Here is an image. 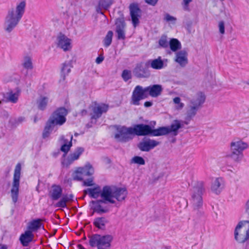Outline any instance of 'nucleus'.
<instances>
[{
    "label": "nucleus",
    "instance_id": "12",
    "mask_svg": "<svg viewBox=\"0 0 249 249\" xmlns=\"http://www.w3.org/2000/svg\"><path fill=\"white\" fill-rule=\"evenodd\" d=\"M84 148L82 147H78L74 151L71 153L67 157L62 158L61 163L63 166L68 167L72 164L74 161L78 160L80 156L84 152Z\"/></svg>",
    "mask_w": 249,
    "mask_h": 249
},
{
    "label": "nucleus",
    "instance_id": "54",
    "mask_svg": "<svg viewBox=\"0 0 249 249\" xmlns=\"http://www.w3.org/2000/svg\"><path fill=\"white\" fill-rule=\"evenodd\" d=\"M158 0H145V1L148 4L154 6L157 3Z\"/></svg>",
    "mask_w": 249,
    "mask_h": 249
},
{
    "label": "nucleus",
    "instance_id": "43",
    "mask_svg": "<svg viewBox=\"0 0 249 249\" xmlns=\"http://www.w3.org/2000/svg\"><path fill=\"white\" fill-rule=\"evenodd\" d=\"M54 127L55 126L48 121L43 132V138L44 139L48 138Z\"/></svg>",
    "mask_w": 249,
    "mask_h": 249
},
{
    "label": "nucleus",
    "instance_id": "14",
    "mask_svg": "<svg viewBox=\"0 0 249 249\" xmlns=\"http://www.w3.org/2000/svg\"><path fill=\"white\" fill-rule=\"evenodd\" d=\"M147 97L145 88L138 85L135 87L132 92L131 103L133 105L138 106L140 101Z\"/></svg>",
    "mask_w": 249,
    "mask_h": 249
},
{
    "label": "nucleus",
    "instance_id": "31",
    "mask_svg": "<svg viewBox=\"0 0 249 249\" xmlns=\"http://www.w3.org/2000/svg\"><path fill=\"white\" fill-rule=\"evenodd\" d=\"M62 189L59 185H53L49 192V196L53 200H57L62 196Z\"/></svg>",
    "mask_w": 249,
    "mask_h": 249
},
{
    "label": "nucleus",
    "instance_id": "48",
    "mask_svg": "<svg viewBox=\"0 0 249 249\" xmlns=\"http://www.w3.org/2000/svg\"><path fill=\"white\" fill-rule=\"evenodd\" d=\"M180 98L176 97L173 99V102L176 104V108L178 110H181L184 107V104L181 102Z\"/></svg>",
    "mask_w": 249,
    "mask_h": 249
},
{
    "label": "nucleus",
    "instance_id": "51",
    "mask_svg": "<svg viewBox=\"0 0 249 249\" xmlns=\"http://www.w3.org/2000/svg\"><path fill=\"white\" fill-rule=\"evenodd\" d=\"M218 29L219 32L221 35L225 34V23L223 21H220L218 22Z\"/></svg>",
    "mask_w": 249,
    "mask_h": 249
},
{
    "label": "nucleus",
    "instance_id": "19",
    "mask_svg": "<svg viewBox=\"0 0 249 249\" xmlns=\"http://www.w3.org/2000/svg\"><path fill=\"white\" fill-rule=\"evenodd\" d=\"M134 134L137 136H152V127L147 124H139L132 127Z\"/></svg>",
    "mask_w": 249,
    "mask_h": 249
},
{
    "label": "nucleus",
    "instance_id": "17",
    "mask_svg": "<svg viewBox=\"0 0 249 249\" xmlns=\"http://www.w3.org/2000/svg\"><path fill=\"white\" fill-rule=\"evenodd\" d=\"M160 144V142L149 138H144L138 145V147L142 151L148 152Z\"/></svg>",
    "mask_w": 249,
    "mask_h": 249
},
{
    "label": "nucleus",
    "instance_id": "62",
    "mask_svg": "<svg viewBox=\"0 0 249 249\" xmlns=\"http://www.w3.org/2000/svg\"><path fill=\"white\" fill-rule=\"evenodd\" d=\"M247 84L249 85V80L247 82Z\"/></svg>",
    "mask_w": 249,
    "mask_h": 249
},
{
    "label": "nucleus",
    "instance_id": "38",
    "mask_svg": "<svg viewBox=\"0 0 249 249\" xmlns=\"http://www.w3.org/2000/svg\"><path fill=\"white\" fill-rule=\"evenodd\" d=\"M41 221L40 219L33 220L29 223L27 227L28 230L32 231V232L37 231L42 226Z\"/></svg>",
    "mask_w": 249,
    "mask_h": 249
},
{
    "label": "nucleus",
    "instance_id": "8",
    "mask_svg": "<svg viewBox=\"0 0 249 249\" xmlns=\"http://www.w3.org/2000/svg\"><path fill=\"white\" fill-rule=\"evenodd\" d=\"M67 113V110L65 108H59L52 114L48 121L54 126L62 125L66 121L65 117Z\"/></svg>",
    "mask_w": 249,
    "mask_h": 249
},
{
    "label": "nucleus",
    "instance_id": "4",
    "mask_svg": "<svg viewBox=\"0 0 249 249\" xmlns=\"http://www.w3.org/2000/svg\"><path fill=\"white\" fill-rule=\"evenodd\" d=\"M234 238L240 244L249 239V221H241L238 223L234 231Z\"/></svg>",
    "mask_w": 249,
    "mask_h": 249
},
{
    "label": "nucleus",
    "instance_id": "39",
    "mask_svg": "<svg viewBox=\"0 0 249 249\" xmlns=\"http://www.w3.org/2000/svg\"><path fill=\"white\" fill-rule=\"evenodd\" d=\"M169 46L171 50L176 52L181 48V44L180 41L176 38H171L169 40Z\"/></svg>",
    "mask_w": 249,
    "mask_h": 249
},
{
    "label": "nucleus",
    "instance_id": "59",
    "mask_svg": "<svg viewBox=\"0 0 249 249\" xmlns=\"http://www.w3.org/2000/svg\"><path fill=\"white\" fill-rule=\"evenodd\" d=\"M87 114V111L85 109H83L81 111V114L82 116L86 115Z\"/></svg>",
    "mask_w": 249,
    "mask_h": 249
},
{
    "label": "nucleus",
    "instance_id": "1",
    "mask_svg": "<svg viewBox=\"0 0 249 249\" xmlns=\"http://www.w3.org/2000/svg\"><path fill=\"white\" fill-rule=\"evenodd\" d=\"M26 2L25 0L18 2L15 8L8 10L4 23V29L11 32L18 24L25 12Z\"/></svg>",
    "mask_w": 249,
    "mask_h": 249
},
{
    "label": "nucleus",
    "instance_id": "37",
    "mask_svg": "<svg viewBox=\"0 0 249 249\" xmlns=\"http://www.w3.org/2000/svg\"><path fill=\"white\" fill-rule=\"evenodd\" d=\"M198 109L199 108L189 104L186 111V119L189 121L191 120L196 114Z\"/></svg>",
    "mask_w": 249,
    "mask_h": 249
},
{
    "label": "nucleus",
    "instance_id": "33",
    "mask_svg": "<svg viewBox=\"0 0 249 249\" xmlns=\"http://www.w3.org/2000/svg\"><path fill=\"white\" fill-rule=\"evenodd\" d=\"M108 222V220L105 217H97L94 220L93 225L97 228L104 230Z\"/></svg>",
    "mask_w": 249,
    "mask_h": 249
},
{
    "label": "nucleus",
    "instance_id": "29",
    "mask_svg": "<svg viewBox=\"0 0 249 249\" xmlns=\"http://www.w3.org/2000/svg\"><path fill=\"white\" fill-rule=\"evenodd\" d=\"M84 194L88 195L90 197L97 198L99 196L101 197L102 189L98 185L94 188H88L84 190Z\"/></svg>",
    "mask_w": 249,
    "mask_h": 249
},
{
    "label": "nucleus",
    "instance_id": "45",
    "mask_svg": "<svg viewBox=\"0 0 249 249\" xmlns=\"http://www.w3.org/2000/svg\"><path fill=\"white\" fill-rule=\"evenodd\" d=\"M169 41L168 40V37L166 35H162L161 36L159 40V46L163 48H167L169 47Z\"/></svg>",
    "mask_w": 249,
    "mask_h": 249
},
{
    "label": "nucleus",
    "instance_id": "21",
    "mask_svg": "<svg viewBox=\"0 0 249 249\" xmlns=\"http://www.w3.org/2000/svg\"><path fill=\"white\" fill-rule=\"evenodd\" d=\"M107 203L103 199L101 200H92L90 203L91 209L93 212L98 213H103L108 212L107 207L104 206V204Z\"/></svg>",
    "mask_w": 249,
    "mask_h": 249
},
{
    "label": "nucleus",
    "instance_id": "46",
    "mask_svg": "<svg viewBox=\"0 0 249 249\" xmlns=\"http://www.w3.org/2000/svg\"><path fill=\"white\" fill-rule=\"evenodd\" d=\"M114 2L113 0H100L99 6L105 10H107Z\"/></svg>",
    "mask_w": 249,
    "mask_h": 249
},
{
    "label": "nucleus",
    "instance_id": "30",
    "mask_svg": "<svg viewBox=\"0 0 249 249\" xmlns=\"http://www.w3.org/2000/svg\"><path fill=\"white\" fill-rule=\"evenodd\" d=\"M34 237V235L32 231L28 230L20 235L19 240L23 246L27 247L29 243L33 240Z\"/></svg>",
    "mask_w": 249,
    "mask_h": 249
},
{
    "label": "nucleus",
    "instance_id": "10",
    "mask_svg": "<svg viewBox=\"0 0 249 249\" xmlns=\"http://www.w3.org/2000/svg\"><path fill=\"white\" fill-rule=\"evenodd\" d=\"M84 148L82 147H78L74 151L71 153L67 157L62 158L61 163L63 166L68 167L72 164L74 161L78 160L80 156L84 152Z\"/></svg>",
    "mask_w": 249,
    "mask_h": 249
},
{
    "label": "nucleus",
    "instance_id": "60",
    "mask_svg": "<svg viewBox=\"0 0 249 249\" xmlns=\"http://www.w3.org/2000/svg\"><path fill=\"white\" fill-rule=\"evenodd\" d=\"M7 247L4 245H0V249H7Z\"/></svg>",
    "mask_w": 249,
    "mask_h": 249
},
{
    "label": "nucleus",
    "instance_id": "5",
    "mask_svg": "<svg viewBox=\"0 0 249 249\" xmlns=\"http://www.w3.org/2000/svg\"><path fill=\"white\" fill-rule=\"evenodd\" d=\"M113 237L110 235H101L95 234L89 237V244L92 247L98 249H109Z\"/></svg>",
    "mask_w": 249,
    "mask_h": 249
},
{
    "label": "nucleus",
    "instance_id": "63",
    "mask_svg": "<svg viewBox=\"0 0 249 249\" xmlns=\"http://www.w3.org/2000/svg\"><path fill=\"white\" fill-rule=\"evenodd\" d=\"M77 135H78V134H77V133H75V136H77Z\"/></svg>",
    "mask_w": 249,
    "mask_h": 249
},
{
    "label": "nucleus",
    "instance_id": "40",
    "mask_svg": "<svg viewBox=\"0 0 249 249\" xmlns=\"http://www.w3.org/2000/svg\"><path fill=\"white\" fill-rule=\"evenodd\" d=\"M22 65L23 67L27 70H32L34 68L32 58L28 55L23 57Z\"/></svg>",
    "mask_w": 249,
    "mask_h": 249
},
{
    "label": "nucleus",
    "instance_id": "25",
    "mask_svg": "<svg viewBox=\"0 0 249 249\" xmlns=\"http://www.w3.org/2000/svg\"><path fill=\"white\" fill-rule=\"evenodd\" d=\"M133 72L134 75L138 78H147L150 75L149 71L141 64L136 65Z\"/></svg>",
    "mask_w": 249,
    "mask_h": 249
},
{
    "label": "nucleus",
    "instance_id": "42",
    "mask_svg": "<svg viewBox=\"0 0 249 249\" xmlns=\"http://www.w3.org/2000/svg\"><path fill=\"white\" fill-rule=\"evenodd\" d=\"M49 98L47 97L41 96L37 100L38 108L42 110H44L47 106Z\"/></svg>",
    "mask_w": 249,
    "mask_h": 249
},
{
    "label": "nucleus",
    "instance_id": "28",
    "mask_svg": "<svg viewBox=\"0 0 249 249\" xmlns=\"http://www.w3.org/2000/svg\"><path fill=\"white\" fill-rule=\"evenodd\" d=\"M187 53L185 50H181L176 54L175 61L181 67H185L188 63Z\"/></svg>",
    "mask_w": 249,
    "mask_h": 249
},
{
    "label": "nucleus",
    "instance_id": "24",
    "mask_svg": "<svg viewBox=\"0 0 249 249\" xmlns=\"http://www.w3.org/2000/svg\"><path fill=\"white\" fill-rule=\"evenodd\" d=\"M147 97H157L161 94L163 88L160 85H153L145 87Z\"/></svg>",
    "mask_w": 249,
    "mask_h": 249
},
{
    "label": "nucleus",
    "instance_id": "47",
    "mask_svg": "<svg viewBox=\"0 0 249 249\" xmlns=\"http://www.w3.org/2000/svg\"><path fill=\"white\" fill-rule=\"evenodd\" d=\"M113 35V33L112 31H109L107 32L104 40V44L105 47H108L111 44Z\"/></svg>",
    "mask_w": 249,
    "mask_h": 249
},
{
    "label": "nucleus",
    "instance_id": "22",
    "mask_svg": "<svg viewBox=\"0 0 249 249\" xmlns=\"http://www.w3.org/2000/svg\"><path fill=\"white\" fill-rule=\"evenodd\" d=\"M225 186V181L221 177L216 178L213 179L211 183V191L216 195L219 194Z\"/></svg>",
    "mask_w": 249,
    "mask_h": 249
},
{
    "label": "nucleus",
    "instance_id": "53",
    "mask_svg": "<svg viewBox=\"0 0 249 249\" xmlns=\"http://www.w3.org/2000/svg\"><path fill=\"white\" fill-rule=\"evenodd\" d=\"M191 1H192V0H183L182 4L184 10L188 11L189 10V4Z\"/></svg>",
    "mask_w": 249,
    "mask_h": 249
},
{
    "label": "nucleus",
    "instance_id": "20",
    "mask_svg": "<svg viewBox=\"0 0 249 249\" xmlns=\"http://www.w3.org/2000/svg\"><path fill=\"white\" fill-rule=\"evenodd\" d=\"M57 46L66 52L70 50L71 48V40L65 35L60 34L56 39Z\"/></svg>",
    "mask_w": 249,
    "mask_h": 249
},
{
    "label": "nucleus",
    "instance_id": "35",
    "mask_svg": "<svg viewBox=\"0 0 249 249\" xmlns=\"http://www.w3.org/2000/svg\"><path fill=\"white\" fill-rule=\"evenodd\" d=\"M125 24L124 21H120L116 23V32L117 34V38L118 39L124 40L125 38L124 28Z\"/></svg>",
    "mask_w": 249,
    "mask_h": 249
},
{
    "label": "nucleus",
    "instance_id": "34",
    "mask_svg": "<svg viewBox=\"0 0 249 249\" xmlns=\"http://www.w3.org/2000/svg\"><path fill=\"white\" fill-rule=\"evenodd\" d=\"M74 196L71 194H67L62 196L60 200L56 203L57 207L65 208L67 206V202L73 201Z\"/></svg>",
    "mask_w": 249,
    "mask_h": 249
},
{
    "label": "nucleus",
    "instance_id": "52",
    "mask_svg": "<svg viewBox=\"0 0 249 249\" xmlns=\"http://www.w3.org/2000/svg\"><path fill=\"white\" fill-rule=\"evenodd\" d=\"M83 185L85 186H92L94 185L93 180L92 178H90L85 180L83 182Z\"/></svg>",
    "mask_w": 249,
    "mask_h": 249
},
{
    "label": "nucleus",
    "instance_id": "15",
    "mask_svg": "<svg viewBox=\"0 0 249 249\" xmlns=\"http://www.w3.org/2000/svg\"><path fill=\"white\" fill-rule=\"evenodd\" d=\"M89 108L92 111L90 112V115L91 119L93 120L99 118L103 113H106L108 109V106L105 104L95 103L93 105L91 106Z\"/></svg>",
    "mask_w": 249,
    "mask_h": 249
},
{
    "label": "nucleus",
    "instance_id": "32",
    "mask_svg": "<svg viewBox=\"0 0 249 249\" xmlns=\"http://www.w3.org/2000/svg\"><path fill=\"white\" fill-rule=\"evenodd\" d=\"M72 67L71 61H66L62 64L61 71V80L64 81L66 77L69 74L71 71V68Z\"/></svg>",
    "mask_w": 249,
    "mask_h": 249
},
{
    "label": "nucleus",
    "instance_id": "27",
    "mask_svg": "<svg viewBox=\"0 0 249 249\" xmlns=\"http://www.w3.org/2000/svg\"><path fill=\"white\" fill-rule=\"evenodd\" d=\"M205 98V94L203 92H198L190 100L189 104L199 108L204 103Z\"/></svg>",
    "mask_w": 249,
    "mask_h": 249
},
{
    "label": "nucleus",
    "instance_id": "50",
    "mask_svg": "<svg viewBox=\"0 0 249 249\" xmlns=\"http://www.w3.org/2000/svg\"><path fill=\"white\" fill-rule=\"evenodd\" d=\"M164 19L167 22H171L174 24L175 23L177 20V18L175 17L171 16L168 13H166L164 15Z\"/></svg>",
    "mask_w": 249,
    "mask_h": 249
},
{
    "label": "nucleus",
    "instance_id": "9",
    "mask_svg": "<svg viewBox=\"0 0 249 249\" xmlns=\"http://www.w3.org/2000/svg\"><path fill=\"white\" fill-rule=\"evenodd\" d=\"M133 135L134 134L132 127L122 126L117 129L115 138L119 142H126L132 139Z\"/></svg>",
    "mask_w": 249,
    "mask_h": 249
},
{
    "label": "nucleus",
    "instance_id": "6",
    "mask_svg": "<svg viewBox=\"0 0 249 249\" xmlns=\"http://www.w3.org/2000/svg\"><path fill=\"white\" fill-rule=\"evenodd\" d=\"M248 147V144L241 140L232 141L231 143L230 157L235 162H240L244 156L243 152Z\"/></svg>",
    "mask_w": 249,
    "mask_h": 249
},
{
    "label": "nucleus",
    "instance_id": "23",
    "mask_svg": "<svg viewBox=\"0 0 249 249\" xmlns=\"http://www.w3.org/2000/svg\"><path fill=\"white\" fill-rule=\"evenodd\" d=\"M130 15L134 27L139 22V18L141 17V11L137 4L132 3L129 5Z\"/></svg>",
    "mask_w": 249,
    "mask_h": 249
},
{
    "label": "nucleus",
    "instance_id": "55",
    "mask_svg": "<svg viewBox=\"0 0 249 249\" xmlns=\"http://www.w3.org/2000/svg\"><path fill=\"white\" fill-rule=\"evenodd\" d=\"M103 60L104 57L103 56H99L96 58L95 61L97 64H100L103 62Z\"/></svg>",
    "mask_w": 249,
    "mask_h": 249
},
{
    "label": "nucleus",
    "instance_id": "2",
    "mask_svg": "<svg viewBox=\"0 0 249 249\" xmlns=\"http://www.w3.org/2000/svg\"><path fill=\"white\" fill-rule=\"evenodd\" d=\"M127 194L125 188L107 185L102 189L101 198L107 203L115 204L116 200H124Z\"/></svg>",
    "mask_w": 249,
    "mask_h": 249
},
{
    "label": "nucleus",
    "instance_id": "3",
    "mask_svg": "<svg viewBox=\"0 0 249 249\" xmlns=\"http://www.w3.org/2000/svg\"><path fill=\"white\" fill-rule=\"evenodd\" d=\"M204 192V182L201 181L197 182L191 189L190 201L195 210H198L202 206V195Z\"/></svg>",
    "mask_w": 249,
    "mask_h": 249
},
{
    "label": "nucleus",
    "instance_id": "16",
    "mask_svg": "<svg viewBox=\"0 0 249 249\" xmlns=\"http://www.w3.org/2000/svg\"><path fill=\"white\" fill-rule=\"evenodd\" d=\"M72 138L73 136L71 133L67 134L66 136L62 135L60 137L59 142L61 144L60 149L64 153L62 158L66 156L72 146Z\"/></svg>",
    "mask_w": 249,
    "mask_h": 249
},
{
    "label": "nucleus",
    "instance_id": "26",
    "mask_svg": "<svg viewBox=\"0 0 249 249\" xmlns=\"http://www.w3.org/2000/svg\"><path fill=\"white\" fill-rule=\"evenodd\" d=\"M21 90L17 88L15 90H11L7 92L5 95V98L7 102L13 104L17 103L18 100Z\"/></svg>",
    "mask_w": 249,
    "mask_h": 249
},
{
    "label": "nucleus",
    "instance_id": "56",
    "mask_svg": "<svg viewBox=\"0 0 249 249\" xmlns=\"http://www.w3.org/2000/svg\"><path fill=\"white\" fill-rule=\"evenodd\" d=\"M245 210L246 212L249 215V200L246 204Z\"/></svg>",
    "mask_w": 249,
    "mask_h": 249
},
{
    "label": "nucleus",
    "instance_id": "41",
    "mask_svg": "<svg viewBox=\"0 0 249 249\" xmlns=\"http://www.w3.org/2000/svg\"><path fill=\"white\" fill-rule=\"evenodd\" d=\"M169 134V131L167 126L160 127L157 129H153L152 131V136H160L165 135Z\"/></svg>",
    "mask_w": 249,
    "mask_h": 249
},
{
    "label": "nucleus",
    "instance_id": "61",
    "mask_svg": "<svg viewBox=\"0 0 249 249\" xmlns=\"http://www.w3.org/2000/svg\"><path fill=\"white\" fill-rule=\"evenodd\" d=\"M23 118L22 117H20L18 119L19 122H21L23 120Z\"/></svg>",
    "mask_w": 249,
    "mask_h": 249
},
{
    "label": "nucleus",
    "instance_id": "44",
    "mask_svg": "<svg viewBox=\"0 0 249 249\" xmlns=\"http://www.w3.org/2000/svg\"><path fill=\"white\" fill-rule=\"evenodd\" d=\"M131 164H135L140 165H144L145 164V160L143 158L138 156L133 157L130 160Z\"/></svg>",
    "mask_w": 249,
    "mask_h": 249
},
{
    "label": "nucleus",
    "instance_id": "11",
    "mask_svg": "<svg viewBox=\"0 0 249 249\" xmlns=\"http://www.w3.org/2000/svg\"><path fill=\"white\" fill-rule=\"evenodd\" d=\"M84 148L82 147H78L74 151L71 153L67 157L62 158L61 163L63 166L68 167L72 164L74 161L78 160L80 156L84 152Z\"/></svg>",
    "mask_w": 249,
    "mask_h": 249
},
{
    "label": "nucleus",
    "instance_id": "13",
    "mask_svg": "<svg viewBox=\"0 0 249 249\" xmlns=\"http://www.w3.org/2000/svg\"><path fill=\"white\" fill-rule=\"evenodd\" d=\"M94 168L88 163L84 167L78 168L74 172L73 179L76 180H82L85 177L90 176L94 173Z\"/></svg>",
    "mask_w": 249,
    "mask_h": 249
},
{
    "label": "nucleus",
    "instance_id": "57",
    "mask_svg": "<svg viewBox=\"0 0 249 249\" xmlns=\"http://www.w3.org/2000/svg\"><path fill=\"white\" fill-rule=\"evenodd\" d=\"M102 9L103 8H102V7H100L99 6V4L98 3V6L96 8V11H97V12L98 13H100L101 14H103V12L101 11Z\"/></svg>",
    "mask_w": 249,
    "mask_h": 249
},
{
    "label": "nucleus",
    "instance_id": "18",
    "mask_svg": "<svg viewBox=\"0 0 249 249\" xmlns=\"http://www.w3.org/2000/svg\"><path fill=\"white\" fill-rule=\"evenodd\" d=\"M167 59H162L161 56H159L157 58L148 60L145 65L155 70H161L167 66Z\"/></svg>",
    "mask_w": 249,
    "mask_h": 249
},
{
    "label": "nucleus",
    "instance_id": "49",
    "mask_svg": "<svg viewBox=\"0 0 249 249\" xmlns=\"http://www.w3.org/2000/svg\"><path fill=\"white\" fill-rule=\"evenodd\" d=\"M122 77L124 81H127L131 78V72L130 71L124 70L123 71Z\"/></svg>",
    "mask_w": 249,
    "mask_h": 249
},
{
    "label": "nucleus",
    "instance_id": "36",
    "mask_svg": "<svg viewBox=\"0 0 249 249\" xmlns=\"http://www.w3.org/2000/svg\"><path fill=\"white\" fill-rule=\"evenodd\" d=\"M182 126L181 122L179 120H176L173 121L170 126H167L168 128L169 133H173L174 136H176L178 134V130Z\"/></svg>",
    "mask_w": 249,
    "mask_h": 249
},
{
    "label": "nucleus",
    "instance_id": "58",
    "mask_svg": "<svg viewBox=\"0 0 249 249\" xmlns=\"http://www.w3.org/2000/svg\"><path fill=\"white\" fill-rule=\"evenodd\" d=\"M152 104H153L152 102L147 101L144 103V105L145 107H150L152 106Z\"/></svg>",
    "mask_w": 249,
    "mask_h": 249
},
{
    "label": "nucleus",
    "instance_id": "7",
    "mask_svg": "<svg viewBox=\"0 0 249 249\" xmlns=\"http://www.w3.org/2000/svg\"><path fill=\"white\" fill-rule=\"evenodd\" d=\"M21 170V164L18 163L14 170L13 179L11 189V196L12 201L14 203H17L18 200Z\"/></svg>",
    "mask_w": 249,
    "mask_h": 249
}]
</instances>
